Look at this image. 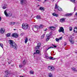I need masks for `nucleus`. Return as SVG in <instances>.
<instances>
[{"instance_id":"obj_50","label":"nucleus","mask_w":77,"mask_h":77,"mask_svg":"<svg viewBox=\"0 0 77 77\" xmlns=\"http://www.w3.org/2000/svg\"><path fill=\"white\" fill-rule=\"evenodd\" d=\"M11 66H14V64L11 65Z\"/></svg>"},{"instance_id":"obj_36","label":"nucleus","mask_w":77,"mask_h":77,"mask_svg":"<svg viewBox=\"0 0 77 77\" xmlns=\"http://www.w3.org/2000/svg\"><path fill=\"white\" fill-rule=\"evenodd\" d=\"M56 41H57V42H58L59 41V39H58L57 38H56L55 39Z\"/></svg>"},{"instance_id":"obj_17","label":"nucleus","mask_w":77,"mask_h":77,"mask_svg":"<svg viewBox=\"0 0 77 77\" xmlns=\"http://www.w3.org/2000/svg\"><path fill=\"white\" fill-rule=\"evenodd\" d=\"M74 32L75 33H77V28L76 27H75L74 30Z\"/></svg>"},{"instance_id":"obj_29","label":"nucleus","mask_w":77,"mask_h":77,"mask_svg":"<svg viewBox=\"0 0 77 77\" xmlns=\"http://www.w3.org/2000/svg\"><path fill=\"white\" fill-rule=\"evenodd\" d=\"M37 46H38L39 47H40L41 46V43H39L37 44Z\"/></svg>"},{"instance_id":"obj_25","label":"nucleus","mask_w":77,"mask_h":77,"mask_svg":"<svg viewBox=\"0 0 77 77\" xmlns=\"http://www.w3.org/2000/svg\"><path fill=\"white\" fill-rule=\"evenodd\" d=\"M69 42L72 44H73L74 43V41L73 40H70L69 41Z\"/></svg>"},{"instance_id":"obj_26","label":"nucleus","mask_w":77,"mask_h":77,"mask_svg":"<svg viewBox=\"0 0 77 77\" xmlns=\"http://www.w3.org/2000/svg\"><path fill=\"white\" fill-rule=\"evenodd\" d=\"M25 44H26L27 42V41H28V38H26L25 39Z\"/></svg>"},{"instance_id":"obj_37","label":"nucleus","mask_w":77,"mask_h":77,"mask_svg":"<svg viewBox=\"0 0 77 77\" xmlns=\"http://www.w3.org/2000/svg\"><path fill=\"white\" fill-rule=\"evenodd\" d=\"M0 46H1V47H2V48H3V45L1 43H0Z\"/></svg>"},{"instance_id":"obj_51","label":"nucleus","mask_w":77,"mask_h":77,"mask_svg":"<svg viewBox=\"0 0 77 77\" xmlns=\"http://www.w3.org/2000/svg\"><path fill=\"white\" fill-rule=\"evenodd\" d=\"M74 11H75V7H74Z\"/></svg>"},{"instance_id":"obj_4","label":"nucleus","mask_w":77,"mask_h":77,"mask_svg":"<svg viewBox=\"0 0 77 77\" xmlns=\"http://www.w3.org/2000/svg\"><path fill=\"white\" fill-rule=\"evenodd\" d=\"M48 69L49 70H51V71H54V67L52 66H48Z\"/></svg>"},{"instance_id":"obj_15","label":"nucleus","mask_w":77,"mask_h":77,"mask_svg":"<svg viewBox=\"0 0 77 77\" xmlns=\"http://www.w3.org/2000/svg\"><path fill=\"white\" fill-rule=\"evenodd\" d=\"M39 10H40V11H44V8L42 7H41L39 8Z\"/></svg>"},{"instance_id":"obj_28","label":"nucleus","mask_w":77,"mask_h":77,"mask_svg":"<svg viewBox=\"0 0 77 77\" xmlns=\"http://www.w3.org/2000/svg\"><path fill=\"white\" fill-rule=\"evenodd\" d=\"M34 27L35 28V29H39V26H35Z\"/></svg>"},{"instance_id":"obj_62","label":"nucleus","mask_w":77,"mask_h":77,"mask_svg":"<svg viewBox=\"0 0 77 77\" xmlns=\"http://www.w3.org/2000/svg\"><path fill=\"white\" fill-rule=\"evenodd\" d=\"M38 5L39 6V5Z\"/></svg>"},{"instance_id":"obj_6","label":"nucleus","mask_w":77,"mask_h":77,"mask_svg":"<svg viewBox=\"0 0 77 77\" xmlns=\"http://www.w3.org/2000/svg\"><path fill=\"white\" fill-rule=\"evenodd\" d=\"M55 9H56L57 8L58 10V11H62V8H60L59 6H57V4H56L55 5Z\"/></svg>"},{"instance_id":"obj_10","label":"nucleus","mask_w":77,"mask_h":77,"mask_svg":"<svg viewBox=\"0 0 77 77\" xmlns=\"http://www.w3.org/2000/svg\"><path fill=\"white\" fill-rule=\"evenodd\" d=\"M49 29H50L53 30H55V29H56V27L54 26H51L49 27Z\"/></svg>"},{"instance_id":"obj_45","label":"nucleus","mask_w":77,"mask_h":77,"mask_svg":"<svg viewBox=\"0 0 77 77\" xmlns=\"http://www.w3.org/2000/svg\"><path fill=\"white\" fill-rule=\"evenodd\" d=\"M24 35V33H23L21 34V35H22V36H23Z\"/></svg>"},{"instance_id":"obj_5","label":"nucleus","mask_w":77,"mask_h":77,"mask_svg":"<svg viewBox=\"0 0 77 77\" xmlns=\"http://www.w3.org/2000/svg\"><path fill=\"white\" fill-rule=\"evenodd\" d=\"M59 32H62L63 33H64V29L62 27H61L58 30Z\"/></svg>"},{"instance_id":"obj_7","label":"nucleus","mask_w":77,"mask_h":77,"mask_svg":"<svg viewBox=\"0 0 77 77\" xmlns=\"http://www.w3.org/2000/svg\"><path fill=\"white\" fill-rule=\"evenodd\" d=\"M46 37L47 38L46 39V41H48V40L50 39V38H51V35L48 34L46 35Z\"/></svg>"},{"instance_id":"obj_21","label":"nucleus","mask_w":77,"mask_h":77,"mask_svg":"<svg viewBox=\"0 0 77 77\" xmlns=\"http://www.w3.org/2000/svg\"><path fill=\"white\" fill-rule=\"evenodd\" d=\"M36 54H40V52L39 50H36Z\"/></svg>"},{"instance_id":"obj_41","label":"nucleus","mask_w":77,"mask_h":77,"mask_svg":"<svg viewBox=\"0 0 77 77\" xmlns=\"http://www.w3.org/2000/svg\"><path fill=\"white\" fill-rule=\"evenodd\" d=\"M6 8V7L5 6H3L2 7V9H5Z\"/></svg>"},{"instance_id":"obj_53","label":"nucleus","mask_w":77,"mask_h":77,"mask_svg":"<svg viewBox=\"0 0 77 77\" xmlns=\"http://www.w3.org/2000/svg\"><path fill=\"white\" fill-rule=\"evenodd\" d=\"M51 48H54V47H53V46L51 47Z\"/></svg>"},{"instance_id":"obj_32","label":"nucleus","mask_w":77,"mask_h":77,"mask_svg":"<svg viewBox=\"0 0 77 77\" xmlns=\"http://www.w3.org/2000/svg\"><path fill=\"white\" fill-rule=\"evenodd\" d=\"M72 69L73 71H76L77 70H76V69H75V68H72Z\"/></svg>"},{"instance_id":"obj_60","label":"nucleus","mask_w":77,"mask_h":77,"mask_svg":"<svg viewBox=\"0 0 77 77\" xmlns=\"http://www.w3.org/2000/svg\"><path fill=\"white\" fill-rule=\"evenodd\" d=\"M46 0H45V1H46Z\"/></svg>"},{"instance_id":"obj_44","label":"nucleus","mask_w":77,"mask_h":77,"mask_svg":"<svg viewBox=\"0 0 77 77\" xmlns=\"http://www.w3.org/2000/svg\"><path fill=\"white\" fill-rule=\"evenodd\" d=\"M62 39V37H60V38H59V40L60 39V40H61V39Z\"/></svg>"},{"instance_id":"obj_16","label":"nucleus","mask_w":77,"mask_h":77,"mask_svg":"<svg viewBox=\"0 0 77 77\" xmlns=\"http://www.w3.org/2000/svg\"><path fill=\"white\" fill-rule=\"evenodd\" d=\"M52 15L53 16H54V17H58L59 15L57 14H56V13H53L52 14Z\"/></svg>"},{"instance_id":"obj_2","label":"nucleus","mask_w":77,"mask_h":77,"mask_svg":"<svg viewBox=\"0 0 77 77\" xmlns=\"http://www.w3.org/2000/svg\"><path fill=\"white\" fill-rule=\"evenodd\" d=\"M7 10H6L4 11V14L5 15H6V17H11L12 16V14H11V12H9L8 14L7 13Z\"/></svg>"},{"instance_id":"obj_8","label":"nucleus","mask_w":77,"mask_h":77,"mask_svg":"<svg viewBox=\"0 0 77 77\" xmlns=\"http://www.w3.org/2000/svg\"><path fill=\"white\" fill-rule=\"evenodd\" d=\"M12 36L14 38H17L18 36V35L16 33H14L12 34Z\"/></svg>"},{"instance_id":"obj_46","label":"nucleus","mask_w":77,"mask_h":77,"mask_svg":"<svg viewBox=\"0 0 77 77\" xmlns=\"http://www.w3.org/2000/svg\"><path fill=\"white\" fill-rule=\"evenodd\" d=\"M20 68H21L22 67V65H19Z\"/></svg>"},{"instance_id":"obj_13","label":"nucleus","mask_w":77,"mask_h":77,"mask_svg":"<svg viewBox=\"0 0 77 77\" xmlns=\"http://www.w3.org/2000/svg\"><path fill=\"white\" fill-rule=\"evenodd\" d=\"M65 18H62L60 20V21L61 23H63V21H65Z\"/></svg>"},{"instance_id":"obj_3","label":"nucleus","mask_w":77,"mask_h":77,"mask_svg":"<svg viewBox=\"0 0 77 77\" xmlns=\"http://www.w3.org/2000/svg\"><path fill=\"white\" fill-rule=\"evenodd\" d=\"M29 25L27 24H23L22 25V28L24 30H26L28 29Z\"/></svg>"},{"instance_id":"obj_30","label":"nucleus","mask_w":77,"mask_h":77,"mask_svg":"<svg viewBox=\"0 0 77 77\" xmlns=\"http://www.w3.org/2000/svg\"><path fill=\"white\" fill-rule=\"evenodd\" d=\"M44 27V25H41L40 26V27H39L40 29H42L43 27Z\"/></svg>"},{"instance_id":"obj_19","label":"nucleus","mask_w":77,"mask_h":77,"mask_svg":"<svg viewBox=\"0 0 77 77\" xmlns=\"http://www.w3.org/2000/svg\"><path fill=\"white\" fill-rule=\"evenodd\" d=\"M73 38H74L72 37V36H70L69 38V41H70L73 40L72 39H73Z\"/></svg>"},{"instance_id":"obj_54","label":"nucleus","mask_w":77,"mask_h":77,"mask_svg":"<svg viewBox=\"0 0 77 77\" xmlns=\"http://www.w3.org/2000/svg\"><path fill=\"white\" fill-rule=\"evenodd\" d=\"M75 15H76L77 16V12H76L75 14Z\"/></svg>"},{"instance_id":"obj_59","label":"nucleus","mask_w":77,"mask_h":77,"mask_svg":"<svg viewBox=\"0 0 77 77\" xmlns=\"http://www.w3.org/2000/svg\"><path fill=\"white\" fill-rule=\"evenodd\" d=\"M14 30H16V29H14Z\"/></svg>"},{"instance_id":"obj_1","label":"nucleus","mask_w":77,"mask_h":77,"mask_svg":"<svg viewBox=\"0 0 77 77\" xmlns=\"http://www.w3.org/2000/svg\"><path fill=\"white\" fill-rule=\"evenodd\" d=\"M8 42L9 44L10 45L11 47H12V48L15 50L17 49V45L14 41L10 40Z\"/></svg>"},{"instance_id":"obj_43","label":"nucleus","mask_w":77,"mask_h":77,"mask_svg":"<svg viewBox=\"0 0 77 77\" xmlns=\"http://www.w3.org/2000/svg\"><path fill=\"white\" fill-rule=\"evenodd\" d=\"M11 62H12V60H10V62H8V63L9 64H11Z\"/></svg>"},{"instance_id":"obj_47","label":"nucleus","mask_w":77,"mask_h":77,"mask_svg":"<svg viewBox=\"0 0 77 77\" xmlns=\"http://www.w3.org/2000/svg\"><path fill=\"white\" fill-rule=\"evenodd\" d=\"M66 45V42H65V43H64V46H65V45Z\"/></svg>"},{"instance_id":"obj_34","label":"nucleus","mask_w":77,"mask_h":77,"mask_svg":"<svg viewBox=\"0 0 77 77\" xmlns=\"http://www.w3.org/2000/svg\"><path fill=\"white\" fill-rule=\"evenodd\" d=\"M45 57L46 59H49V57H48L47 55H45Z\"/></svg>"},{"instance_id":"obj_23","label":"nucleus","mask_w":77,"mask_h":77,"mask_svg":"<svg viewBox=\"0 0 77 77\" xmlns=\"http://www.w3.org/2000/svg\"><path fill=\"white\" fill-rule=\"evenodd\" d=\"M49 77H53V75L51 73H49Z\"/></svg>"},{"instance_id":"obj_20","label":"nucleus","mask_w":77,"mask_h":77,"mask_svg":"<svg viewBox=\"0 0 77 77\" xmlns=\"http://www.w3.org/2000/svg\"><path fill=\"white\" fill-rule=\"evenodd\" d=\"M49 59H50V60H54V59H56L55 58H53V57H49Z\"/></svg>"},{"instance_id":"obj_38","label":"nucleus","mask_w":77,"mask_h":77,"mask_svg":"<svg viewBox=\"0 0 77 77\" xmlns=\"http://www.w3.org/2000/svg\"><path fill=\"white\" fill-rule=\"evenodd\" d=\"M39 46H37L36 47V49H39Z\"/></svg>"},{"instance_id":"obj_58","label":"nucleus","mask_w":77,"mask_h":77,"mask_svg":"<svg viewBox=\"0 0 77 77\" xmlns=\"http://www.w3.org/2000/svg\"><path fill=\"white\" fill-rule=\"evenodd\" d=\"M52 45V46H54V45Z\"/></svg>"},{"instance_id":"obj_9","label":"nucleus","mask_w":77,"mask_h":77,"mask_svg":"<svg viewBox=\"0 0 77 77\" xmlns=\"http://www.w3.org/2000/svg\"><path fill=\"white\" fill-rule=\"evenodd\" d=\"M5 72L6 73V75H5V76L4 77H9V76H8V75H9V73L8 72V70H6L5 71Z\"/></svg>"},{"instance_id":"obj_61","label":"nucleus","mask_w":77,"mask_h":77,"mask_svg":"<svg viewBox=\"0 0 77 77\" xmlns=\"http://www.w3.org/2000/svg\"><path fill=\"white\" fill-rule=\"evenodd\" d=\"M53 1H54V0H53Z\"/></svg>"},{"instance_id":"obj_18","label":"nucleus","mask_w":77,"mask_h":77,"mask_svg":"<svg viewBox=\"0 0 77 77\" xmlns=\"http://www.w3.org/2000/svg\"><path fill=\"white\" fill-rule=\"evenodd\" d=\"M36 18L38 20L39 19H41V17L39 15H37V16L36 17Z\"/></svg>"},{"instance_id":"obj_55","label":"nucleus","mask_w":77,"mask_h":77,"mask_svg":"<svg viewBox=\"0 0 77 77\" xmlns=\"http://www.w3.org/2000/svg\"><path fill=\"white\" fill-rule=\"evenodd\" d=\"M19 77H24V76H20Z\"/></svg>"},{"instance_id":"obj_39","label":"nucleus","mask_w":77,"mask_h":77,"mask_svg":"<svg viewBox=\"0 0 77 77\" xmlns=\"http://www.w3.org/2000/svg\"><path fill=\"white\" fill-rule=\"evenodd\" d=\"M15 23H16L14 22H12V26H13V25H14L15 24Z\"/></svg>"},{"instance_id":"obj_35","label":"nucleus","mask_w":77,"mask_h":77,"mask_svg":"<svg viewBox=\"0 0 77 77\" xmlns=\"http://www.w3.org/2000/svg\"><path fill=\"white\" fill-rule=\"evenodd\" d=\"M30 74H33V71L31 70L30 71Z\"/></svg>"},{"instance_id":"obj_14","label":"nucleus","mask_w":77,"mask_h":77,"mask_svg":"<svg viewBox=\"0 0 77 77\" xmlns=\"http://www.w3.org/2000/svg\"><path fill=\"white\" fill-rule=\"evenodd\" d=\"M20 4H21V5L24 3V0H20Z\"/></svg>"},{"instance_id":"obj_56","label":"nucleus","mask_w":77,"mask_h":77,"mask_svg":"<svg viewBox=\"0 0 77 77\" xmlns=\"http://www.w3.org/2000/svg\"><path fill=\"white\" fill-rule=\"evenodd\" d=\"M39 2H40L41 0H37Z\"/></svg>"},{"instance_id":"obj_49","label":"nucleus","mask_w":77,"mask_h":77,"mask_svg":"<svg viewBox=\"0 0 77 77\" xmlns=\"http://www.w3.org/2000/svg\"><path fill=\"white\" fill-rule=\"evenodd\" d=\"M47 29L46 28L44 30V31H47Z\"/></svg>"},{"instance_id":"obj_12","label":"nucleus","mask_w":77,"mask_h":77,"mask_svg":"<svg viewBox=\"0 0 77 77\" xmlns=\"http://www.w3.org/2000/svg\"><path fill=\"white\" fill-rule=\"evenodd\" d=\"M72 15V14L71 13H69V14H66L65 15V16L66 17H69V16H71V15Z\"/></svg>"},{"instance_id":"obj_33","label":"nucleus","mask_w":77,"mask_h":77,"mask_svg":"<svg viewBox=\"0 0 77 77\" xmlns=\"http://www.w3.org/2000/svg\"><path fill=\"white\" fill-rule=\"evenodd\" d=\"M69 29L70 31H72V28L71 27H69Z\"/></svg>"},{"instance_id":"obj_42","label":"nucleus","mask_w":77,"mask_h":77,"mask_svg":"<svg viewBox=\"0 0 77 77\" xmlns=\"http://www.w3.org/2000/svg\"><path fill=\"white\" fill-rule=\"evenodd\" d=\"M50 48H51V47H49L48 49H46V51H47L49 49H50Z\"/></svg>"},{"instance_id":"obj_24","label":"nucleus","mask_w":77,"mask_h":77,"mask_svg":"<svg viewBox=\"0 0 77 77\" xmlns=\"http://www.w3.org/2000/svg\"><path fill=\"white\" fill-rule=\"evenodd\" d=\"M7 37H10V36H11V33H8L7 35Z\"/></svg>"},{"instance_id":"obj_22","label":"nucleus","mask_w":77,"mask_h":77,"mask_svg":"<svg viewBox=\"0 0 77 77\" xmlns=\"http://www.w3.org/2000/svg\"><path fill=\"white\" fill-rule=\"evenodd\" d=\"M70 1L71 2H72L74 4V3H75V0H70Z\"/></svg>"},{"instance_id":"obj_57","label":"nucleus","mask_w":77,"mask_h":77,"mask_svg":"<svg viewBox=\"0 0 77 77\" xmlns=\"http://www.w3.org/2000/svg\"><path fill=\"white\" fill-rule=\"evenodd\" d=\"M36 53H34V54H36Z\"/></svg>"},{"instance_id":"obj_11","label":"nucleus","mask_w":77,"mask_h":77,"mask_svg":"<svg viewBox=\"0 0 77 77\" xmlns=\"http://www.w3.org/2000/svg\"><path fill=\"white\" fill-rule=\"evenodd\" d=\"M0 33L2 34V33H3L5 32V29H3V28H1V29L0 30Z\"/></svg>"},{"instance_id":"obj_27","label":"nucleus","mask_w":77,"mask_h":77,"mask_svg":"<svg viewBox=\"0 0 77 77\" xmlns=\"http://www.w3.org/2000/svg\"><path fill=\"white\" fill-rule=\"evenodd\" d=\"M23 65H26V60H25L23 61Z\"/></svg>"},{"instance_id":"obj_31","label":"nucleus","mask_w":77,"mask_h":77,"mask_svg":"<svg viewBox=\"0 0 77 77\" xmlns=\"http://www.w3.org/2000/svg\"><path fill=\"white\" fill-rule=\"evenodd\" d=\"M45 35V34H43L41 36V38L42 39H43L44 38V36Z\"/></svg>"},{"instance_id":"obj_40","label":"nucleus","mask_w":77,"mask_h":77,"mask_svg":"<svg viewBox=\"0 0 77 77\" xmlns=\"http://www.w3.org/2000/svg\"><path fill=\"white\" fill-rule=\"evenodd\" d=\"M12 22H10V23H9V25H10L11 26H12Z\"/></svg>"},{"instance_id":"obj_48","label":"nucleus","mask_w":77,"mask_h":77,"mask_svg":"<svg viewBox=\"0 0 77 77\" xmlns=\"http://www.w3.org/2000/svg\"><path fill=\"white\" fill-rule=\"evenodd\" d=\"M57 47V46H54V48H56Z\"/></svg>"},{"instance_id":"obj_52","label":"nucleus","mask_w":77,"mask_h":77,"mask_svg":"<svg viewBox=\"0 0 77 77\" xmlns=\"http://www.w3.org/2000/svg\"><path fill=\"white\" fill-rule=\"evenodd\" d=\"M2 20V18H1V17H0V21Z\"/></svg>"}]
</instances>
